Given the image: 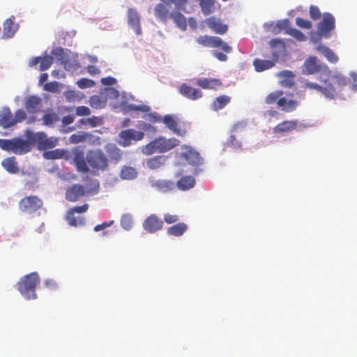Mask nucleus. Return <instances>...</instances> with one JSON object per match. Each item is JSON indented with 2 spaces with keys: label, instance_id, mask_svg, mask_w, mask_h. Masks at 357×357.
<instances>
[{
  "label": "nucleus",
  "instance_id": "1",
  "mask_svg": "<svg viewBox=\"0 0 357 357\" xmlns=\"http://www.w3.org/2000/svg\"><path fill=\"white\" fill-rule=\"evenodd\" d=\"M39 282L40 278L36 272L29 273L18 282V290L26 299H35L37 298L36 288Z\"/></svg>",
  "mask_w": 357,
  "mask_h": 357
},
{
  "label": "nucleus",
  "instance_id": "2",
  "mask_svg": "<svg viewBox=\"0 0 357 357\" xmlns=\"http://www.w3.org/2000/svg\"><path fill=\"white\" fill-rule=\"evenodd\" d=\"M0 148L16 155H23L31 150V144L26 139L15 137L11 139H0Z\"/></svg>",
  "mask_w": 357,
  "mask_h": 357
},
{
  "label": "nucleus",
  "instance_id": "3",
  "mask_svg": "<svg viewBox=\"0 0 357 357\" xmlns=\"http://www.w3.org/2000/svg\"><path fill=\"white\" fill-rule=\"evenodd\" d=\"M179 144V141L175 138L165 139L160 137L151 142L143 148V153L147 155L155 152L165 153Z\"/></svg>",
  "mask_w": 357,
  "mask_h": 357
},
{
  "label": "nucleus",
  "instance_id": "4",
  "mask_svg": "<svg viewBox=\"0 0 357 357\" xmlns=\"http://www.w3.org/2000/svg\"><path fill=\"white\" fill-rule=\"evenodd\" d=\"M335 29V19L330 13H324L322 20L317 24L316 36L312 37L314 43H317L321 38H329L331 32Z\"/></svg>",
  "mask_w": 357,
  "mask_h": 357
},
{
  "label": "nucleus",
  "instance_id": "5",
  "mask_svg": "<svg viewBox=\"0 0 357 357\" xmlns=\"http://www.w3.org/2000/svg\"><path fill=\"white\" fill-rule=\"evenodd\" d=\"M89 165L95 171H105L108 168V158L100 149L90 151L86 155Z\"/></svg>",
  "mask_w": 357,
  "mask_h": 357
},
{
  "label": "nucleus",
  "instance_id": "6",
  "mask_svg": "<svg viewBox=\"0 0 357 357\" xmlns=\"http://www.w3.org/2000/svg\"><path fill=\"white\" fill-rule=\"evenodd\" d=\"M196 42L204 47L221 48L225 53H230L232 51V48L218 36H200L196 39Z\"/></svg>",
  "mask_w": 357,
  "mask_h": 357
},
{
  "label": "nucleus",
  "instance_id": "7",
  "mask_svg": "<svg viewBox=\"0 0 357 357\" xmlns=\"http://www.w3.org/2000/svg\"><path fill=\"white\" fill-rule=\"evenodd\" d=\"M43 200L36 195L26 196L19 202V209L24 213L32 214L40 209Z\"/></svg>",
  "mask_w": 357,
  "mask_h": 357
},
{
  "label": "nucleus",
  "instance_id": "8",
  "mask_svg": "<svg viewBox=\"0 0 357 357\" xmlns=\"http://www.w3.org/2000/svg\"><path fill=\"white\" fill-rule=\"evenodd\" d=\"M305 85L311 90L317 91L328 99H333L337 96L336 89L332 86V84L327 83L326 80L324 81L323 85L307 81L305 82Z\"/></svg>",
  "mask_w": 357,
  "mask_h": 357
},
{
  "label": "nucleus",
  "instance_id": "9",
  "mask_svg": "<svg viewBox=\"0 0 357 357\" xmlns=\"http://www.w3.org/2000/svg\"><path fill=\"white\" fill-rule=\"evenodd\" d=\"M181 149V157L185 159L189 163V165L198 167L202 164L203 158L193 148L184 145Z\"/></svg>",
  "mask_w": 357,
  "mask_h": 357
},
{
  "label": "nucleus",
  "instance_id": "10",
  "mask_svg": "<svg viewBox=\"0 0 357 357\" xmlns=\"http://www.w3.org/2000/svg\"><path fill=\"white\" fill-rule=\"evenodd\" d=\"M121 141L119 144L126 147L130 145L131 140L139 141L144 138V134L142 131H136L134 129L121 130L119 135Z\"/></svg>",
  "mask_w": 357,
  "mask_h": 357
},
{
  "label": "nucleus",
  "instance_id": "11",
  "mask_svg": "<svg viewBox=\"0 0 357 357\" xmlns=\"http://www.w3.org/2000/svg\"><path fill=\"white\" fill-rule=\"evenodd\" d=\"M162 227L163 221L155 214H151L147 217L143 223V228L149 233L156 232L162 229Z\"/></svg>",
  "mask_w": 357,
  "mask_h": 357
},
{
  "label": "nucleus",
  "instance_id": "12",
  "mask_svg": "<svg viewBox=\"0 0 357 357\" xmlns=\"http://www.w3.org/2000/svg\"><path fill=\"white\" fill-rule=\"evenodd\" d=\"M35 142L41 149H52L58 144V140L55 137H47L45 132H38L35 136Z\"/></svg>",
  "mask_w": 357,
  "mask_h": 357
},
{
  "label": "nucleus",
  "instance_id": "13",
  "mask_svg": "<svg viewBox=\"0 0 357 357\" xmlns=\"http://www.w3.org/2000/svg\"><path fill=\"white\" fill-rule=\"evenodd\" d=\"M86 160V156H85L83 151L76 150L74 152L73 163L78 172L86 173L89 171Z\"/></svg>",
  "mask_w": 357,
  "mask_h": 357
},
{
  "label": "nucleus",
  "instance_id": "14",
  "mask_svg": "<svg viewBox=\"0 0 357 357\" xmlns=\"http://www.w3.org/2000/svg\"><path fill=\"white\" fill-rule=\"evenodd\" d=\"M196 84L203 89L217 90L222 83L220 79L202 77L197 79Z\"/></svg>",
  "mask_w": 357,
  "mask_h": 357
},
{
  "label": "nucleus",
  "instance_id": "15",
  "mask_svg": "<svg viewBox=\"0 0 357 357\" xmlns=\"http://www.w3.org/2000/svg\"><path fill=\"white\" fill-rule=\"evenodd\" d=\"M84 188L79 184H74L66 192V199L69 202H75L84 195Z\"/></svg>",
  "mask_w": 357,
  "mask_h": 357
},
{
  "label": "nucleus",
  "instance_id": "16",
  "mask_svg": "<svg viewBox=\"0 0 357 357\" xmlns=\"http://www.w3.org/2000/svg\"><path fill=\"white\" fill-rule=\"evenodd\" d=\"M42 105V99L38 96H29L26 98L24 107L29 114H36Z\"/></svg>",
  "mask_w": 357,
  "mask_h": 357
},
{
  "label": "nucleus",
  "instance_id": "17",
  "mask_svg": "<svg viewBox=\"0 0 357 357\" xmlns=\"http://www.w3.org/2000/svg\"><path fill=\"white\" fill-rule=\"evenodd\" d=\"M179 92L183 96L190 100H197L202 97V92L199 89H195L187 84H182L179 88Z\"/></svg>",
  "mask_w": 357,
  "mask_h": 357
},
{
  "label": "nucleus",
  "instance_id": "18",
  "mask_svg": "<svg viewBox=\"0 0 357 357\" xmlns=\"http://www.w3.org/2000/svg\"><path fill=\"white\" fill-rule=\"evenodd\" d=\"M206 23L208 27L216 33L222 35L227 31V25L222 24L219 18L211 17L206 19Z\"/></svg>",
  "mask_w": 357,
  "mask_h": 357
},
{
  "label": "nucleus",
  "instance_id": "19",
  "mask_svg": "<svg viewBox=\"0 0 357 357\" xmlns=\"http://www.w3.org/2000/svg\"><path fill=\"white\" fill-rule=\"evenodd\" d=\"M128 22L137 35L141 34L139 15L135 9L129 8L128 10Z\"/></svg>",
  "mask_w": 357,
  "mask_h": 357
},
{
  "label": "nucleus",
  "instance_id": "20",
  "mask_svg": "<svg viewBox=\"0 0 357 357\" xmlns=\"http://www.w3.org/2000/svg\"><path fill=\"white\" fill-rule=\"evenodd\" d=\"M152 188L160 192H167L174 188V183L169 180H153L151 183Z\"/></svg>",
  "mask_w": 357,
  "mask_h": 357
},
{
  "label": "nucleus",
  "instance_id": "21",
  "mask_svg": "<svg viewBox=\"0 0 357 357\" xmlns=\"http://www.w3.org/2000/svg\"><path fill=\"white\" fill-rule=\"evenodd\" d=\"M162 122L164 123L167 128L171 130L176 135L182 136L185 134L184 130H182L178 128L177 119L173 115H165L162 119Z\"/></svg>",
  "mask_w": 357,
  "mask_h": 357
},
{
  "label": "nucleus",
  "instance_id": "22",
  "mask_svg": "<svg viewBox=\"0 0 357 357\" xmlns=\"http://www.w3.org/2000/svg\"><path fill=\"white\" fill-rule=\"evenodd\" d=\"M105 151L111 162L117 164L122 158L123 152L115 144H108L105 146Z\"/></svg>",
  "mask_w": 357,
  "mask_h": 357
},
{
  "label": "nucleus",
  "instance_id": "23",
  "mask_svg": "<svg viewBox=\"0 0 357 357\" xmlns=\"http://www.w3.org/2000/svg\"><path fill=\"white\" fill-rule=\"evenodd\" d=\"M14 19L15 17L13 16L5 20L3 23V38H10L17 31L19 26L15 23Z\"/></svg>",
  "mask_w": 357,
  "mask_h": 357
},
{
  "label": "nucleus",
  "instance_id": "24",
  "mask_svg": "<svg viewBox=\"0 0 357 357\" xmlns=\"http://www.w3.org/2000/svg\"><path fill=\"white\" fill-rule=\"evenodd\" d=\"M15 125L14 117L8 107H4L0 113V126L8 128Z\"/></svg>",
  "mask_w": 357,
  "mask_h": 357
},
{
  "label": "nucleus",
  "instance_id": "25",
  "mask_svg": "<svg viewBox=\"0 0 357 357\" xmlns=\"http://www.w3.org/2000/svg\"><path fill=\"white\" fill-rule=\"evenodd\" d=\"M270 45L272 56L275 61H278L280 55L285 51V44L282 40L275 38L270 41Z\"/></svg>",
  "mask_w": 357,
  "mask_h": 357
},
{
  "label": "nucleus",
  "instance_id": "26",
  "mask_svg": "<svg viewBox=\"0 0 357 357\" xmlns=\"http://www.w3.org/2000/svg\"><path fill=\"white\" fill-rule=\"evenodd\" d=\"M297 126V121H284L282 123H278L277 126H275L273 128V132L275 134L282 132H289L296 129Z\"/></svg>",
  "mask_w": 357,
  "mask_h": 357
},
{
  "label": "nucleus",
  "instance_id": "27",
  "mask_svg": "<svg viewBox=\"0 0 357 357\" xmlns=\"http://www.w3.org/2000/svg\"><path fill=\"white\" fill-rule=\"evenodd\" d=\"M154 12L155 17L163 22H166L167 21L171 13L169 12V7L167 4L162 3H158L155 6Z\"/></svg>",
  "mask_w": 357,
  "mask_h": 357
},
{
  "label": "nucleus",
  "instance_id": "28",
  "mask_svg": "<svg viewBox=\"0 0 357 357\" xmlns=\"http://www.w3.org/2000/svg\"><path fill=\"white\" fill-rule=\"evenodd\" d=\"M274 58L271 56V60H263L260 59H255L253 61V66L256 71L262 72L273 67L275 64Z\"/></svg>",
  "mask_w": 357,
  "mask_h": 357
},
{
  "label": "nucleus",
  "instance_id": "29",
  "mask_svg": "<svg viewBox=\"0 0 357 357\" xmlns=\"http://www.w3.org/2000/svg\"><path fill=\"white\" fill-rule=\"evenodd\" d=\"M306 74H314L319 72L321 69V66L319 63V60L316 56H310L305 60L304 63Z\"/></svg>",
  "mask_w": 357,
  "mask_h": 357
},
{
  "label": "nucleus",
  "instance_id": "30",
  "mask_svg": "<svg viewBox=\"0 0 357 357\" xmlns=\"http://www.w3.org/2000/svg\"><path fill=\"white\" fill-rule=\"evenodd\" d=\"M42 120L44 126H51L60 121V116L53 109H48L43 114Z\"/></svg>",
  "mask_w": 357,
  "mask_h": 357
},
{
  "label": "nucleus",
  "instance_id": "31",
  "mask_svg": "<svg viewBox=\"0 0 357 357\" xmlns=\"http://www.w3.org/2000/svg\"><path fill=\"white\" fill-rule=\"evenodd\" d=\"M278 76L282 78L280 84L282 86L291 88L294 84V75L291 71H281L278 73Z\"/></svg>",
  "mask_w": 357,
  "mask_h": 357
},
{
  "label": "nucleus",
  "instance_id": "32",
  "mask_svg": "<svg viewBox=\"0 0 357 357\" xmlns=\"http://www.w3.org/2000/svg\"><path fill=\"white\" fill-rule=\"evenodd\" d=\"M195 179L193 176H184L177 181L176 185L178 189L181 190H188L195 186Z\"/></svg>",
  "mask_w": 357,
  "mask_h": 357
},
{
  "label": "nucleus",
  "instance_id": "33",
  "mask_svg": "<svg viewBox=\"0 0 357 357\" xmlns=\"http://www.w3.org/2000/svg\"><path fill=\"white\" fill-rule=\"evenodd\" d=\"M1 165L3 168L10 174H17L20 171L17 162L14 156L4 159L2 161Z\"/></svg>",
  "mask_w": 357,
  "mask_h": 357
},
{
  "label": "nucleus",
  "instance_id": "34",
  "mask_svg": "<svg viewBox=\"0 0 357 357\" xmlns=\"http://www.w3.org/2000/svg\"><path fill=\"white\" fill-rule=\"evenodd\" d=\"M188 228V227L185 223L178 222L177 224L169 227L167 230V233L169 236L178 237L182 236L187 231Z\"/></svg>",
  "mask_w": 357,
  "mask_h": 357
},
{
  "label": "nucleus",
  "instance_id": "35",
  "mask_svg": "<svg viewBox=\"0 0 357 357\" xmlns=\"http://www.w3.org/2000/svg\"><path fill=\"white\" fill-rule=\"evenodd\" d=\"M278 106L285 112H290L296 109L298 102L294 100H287L285 98H280L277 102Z\"/></svg>",
  "mask_w": 357,
  "mask_h": 357
},
{
  "label": "nucleus",
  "instance_id": "36",
  "mask_svg": "<svg viewBox=\"0 0 357 357\" xmlns=\"http://www.w3.org/2000/svg\"><path fill=\"white\" fill-rule=\"evenodd\" d=\"M327 83L332 84L337 93L339 91H341L347 84V79L344 76L338 74L333 76L331 81H327Z\"/></svg>",
  "mask_w": 357,
  "mask_h": 357
},
{
  "label": "nucleus",
  "instance_id": "37",
  "mask_svg": "<svg viewBox=\"0 0 357 357\" xmlns=\"http://www.w3.org/2000/svg\"><path fill=\"white\" fill-rule=\"evenodd\" d=\"M317 49L327 59L330 63H336L338 61V56L329 47L320 45L317 47Z\"/></svg>",
  "mask_w": 357,
  "mask_h": 357
},
{
  "label": "nucleus",
  "instance_id": "38",
  "mask_svg": "<svg viewBox=\"0 0 357 357\" xmlns=\"http://www.w3.org/2000/svg\"><path fill=\"white\" fill-rule=\"evenodd\" d=\"M165 155L154 156L146 160V165L151 169H157L161 167L165 162Z\"/></svg>",
  "mask_w": 357,
  "mask_h": 357
},
{
  "label": "nucleus",
  "instance_id": "39",
  "mask_svg": "<svg viewBox=\"0 0 357 357\" xmlns=\"http://www.w3.org/2000/svg\"><path fill=\"white\" fill-rule=\"evenodd\" d=\"M169 18L176 24L177 26L182 30H185L187 28V22L185 16L180 12H172L169 15Z\"/></svg>",
  "mask_w": 357,
  "mask_h": 357
},
{
  "label": "nucleus",
  "instance_id": "40",
  "mask_svg": "<svg viewBox=\"0 0 357 357\" xmlns=\"http://www.w3.org/2000/svg\"><path fill=\"white\" fill-rule=\"evenodd\" d=\"M231 100V98L226 95H222L216 98L212 104V108L214 111H218L223 109Z\"/></svg>",
  "mask_w": 357,
  "mask_h": 357
},
{
  "label": "nucleus",
  "instance_id": "41",
  "mask_svg": "<svg viewBox=\"0 0 357 357\" xmlns=\"http://www.w3.org/2000/svg\"><path fill=\"white\" fill-rule=\"evenodd\" d=\"M137 172L135 168L124 166L121 171V178L123 179L131 180L137 177Z\"/></svg>",
  "mask_w": 357,
  "mask_h": 357
},
{
  "label": "nucleus",
  "instance_id": "42",
  "mask_svg": "<svg viewBox=\"0 0 357 357\" xmlns=\"http://www.w3.org/2000/svg\"><path fill=\"white\" fill-rule=\"evenodd\" d=\"M66 220L68 221V225L73 227L82 225L84 223V220L83 218H79L77 219L75 216V213H73V211H70V210L67 213Z\"/></svg>",
  "mask_w": 357,
  "mask_h": 357
},
{
  "label": "nucleus",
  "instance_id": "43",
  "mask_svg": "<svg viewBox=\"0 0 357 357\" xmlns=\"http://www.w3.org/2000/svg\"><path fill=\"white\" fill-rule=\"evenodd\" d=\"M79 121L82 124L90 125L91 127H96L102 124V119L96 116H92L86 119H82Z\"/></svg>",
  "mask_w": 357,
  "mask_h": 357
},
{
  "label": "nucleus",
  "instance_id": "44",
  "mask_svg": "<svg viewBox=\"0 0 357 357\" xmlns=\"http://www.w3.org/2000/svg\"><path fill=\"white\" fill-rule=\"evenodd\" d=\"M65 151L63 150L56 149L53 151H45L43 157L45 159H59L63 158Z\"/></svg>",
  "mask_w": 357,
  "mask_h": 357
},
{
  "label": "nucleus",
  "instance_id": "45",
  "mask_svg": "<svg viewBox=\"0 0 357 357\" xmlns=\"http://www.w3.org/2000/svg\"><path fill=\"white\" fill-rule=\"evenodd\" d=\"M90 105L96 109L102 108L105 105V101L97 95L92 96L89 99Z\"/></svg>",
  "mask_w": 357,
  "mask_h": 357
},
{
  "label": "nucleus",
  "instance_id": "46",
  "mask_svg": "<svg viewBox=\"0 0 357 357\" xmlns=\"http://www.w3.org/2000/svg\"><path fill=\"white\" fill-rule=\"evenodd\" d=\"M89 137V135L84 132H77L73 134L70 138L69 140L70 143L72 144H78L79 142H82L85 141L87 137Z\"/></svg>",
  "mask_w": 357,
  "mask_h": 357
},
{
  "label": "nucleus",
  "instance_id": "47",
  "mask_svg": "<svg viewBox=\"0 0 357 357\" xmlns=\"http://www.w3.org/2000/svg\"><path fill=\"white\" fill-rule=\"evenodd\" d=\"M121 225L126 230H130L132 227V217L130 214H124L121 219Z\"/></svg>",
  "mask_w": 357,
  "mask_h": 357
},
{
  "label": "nucleus",
  "instance_id": "48",
  "mask_svg": "<svg viewBox=\"0 0 357 357\" xmlns=\"http://www.w3.org/2000/svg\"><path fill=\"white\" fill-rule=\"evenodd\" d=\"M286 33L298 41L303 42L307 40L305 35L296 29H289L286 31Z\"/></svg>",
  "mask_w": 357,
  "mask_h": 357
},
{
  "label": "nucleus",
  "instance_id": "49",
  "mask_svg": "<svg viewBox=\"0 0 357 357\" xmlns=\"http://www.w3.org/2000/svg\"><path fill=\"white\" fill-rule=\"evenodd\" d=\"M202 10L205 15H208L213 11V2L211 0H200Z\"/></svg>",
  "mask_w": 357,
  "mask_h": 357
},
{
  "label": "nucleus",
  "instance_id": "50",
  "mask_svg": "<svg viewBox=\"0 0 357 357\" xmlns=\"http://www.w3.org/2000/svg\"><path fill=\"white\" fill-rule=\"evenodd\" d=\"M284 94L282 91H275L271 93H269L265 100L266 103L271 105L274 103L277 100H278L279 98H281V96Z\"/></svg>",
  "mask_w": 357,
  "mask_h": 357
},
{
  "label": "nucleus",
  "instance_id": "51",
  "mask_svg": "<svg viewBox=\"0 0 357 357\" xmlns=\"http://www.w3.org/2000/svg\"><path fill=\"white\" fill-rule=\"evenodd\" d=\"M53 58L51 56H45L42 58L40 62V70L44 71L49 69L52 64Z\"/></svg>",
  "mask_w": 357,
  "mask_h": 357
},
{
  "label": "nucleus",
  "instance_id": "52",
  "mask_svg": "<svg viewBox=\"0 0 357 357\" xmlns=\"http://www.w3.org/2000/svg\"><path fill=\"white\" fill-rule=\"evenodd\" d=\"M309 14L312 20L316 21L321 17V13L317 6L311 5L309 8Z\"/></svg>",
  "mask_w": 357,
  "mask_h": 357
},
{
  "label": "nucleus",
  "instance_id": "53",
  "mask_svg": "<svg viewBox=\"0 0 357 357\" xmlns=\"http://www.w3.org/2000/svg\"><path fill=\"white\" fill-rule=\"evenodd\" d=\"M296 25L301 28L310 29L312 27V22L302 17H296L295 20Z\"/></svg>",
  "mask_w": 357,
  "mask_h": 357
},
{
  "label": "nucleus",
  "instance_id": "54",
  "mask_svg": "<svg viewBox=\"0 0 357 357\" xmlns=\"http://www.w3.org/2000/svg\"><path fill=\"white\" fill-rule=\"evenodd\" d=\"M77 84L80 89L91 88L94 86L96 84L93 80L87 78L80 79L79 80H78Z\"/></svg>",
  "mask_w": 357,
  "mask_h": 357
},
{
  "label": "nucleus",
  "instance_id": "55",
  "mask_svg": "<svg viewBox=\"0 0 357 357\" xmlns=\"http://www.w3.org/2000/svg\"><path fill=\"white\" fill-rule=\"evenodd\" d=\"M226 145L227 146L234 148V149H240L241 147V142L238 141L234 135H231L229 138L227 139L226 142Z\"/></svg>",
  "mask_w": 357,
  "mask_h": 357
},
{
  "label": "nucleus",
  "instance_id": "56",
  "mask_svg": "<svg viewBox=\"0 0 357 357\" xmlns=\"http://www.w3.org/2000/svg\"><path fill=\"white\" fill-rule=\"evenodd\" d=\"M26 118H27V115L24 110H23V109L17 110L15 113V116H14L15 124L24 121L25 119H26Z\"/></svg>",
  "mask_w": 357,
  "mask_h": 357
},
{
  "label": "nucleus",
  "instance_id": "57",
  "mask_svg": "<svg viewBox=\"0 0 357 357\" xmlns=\"http://www.w3.org/2000/svg\"><path fill=\"white\" fill-rule=\"evenodd\" d=\"M128 110L130 111H140L142 112H146L149 110V107L146 105H135L133 104H130L127 106Z\"/></svg>",
  "mask_w": 357,
  "mask_h": 357
},
{
  "label": "nucleus",
  "instance_id": "58",
  "mask_svg": "<svg viewBox=\"0 0 357 357\" xmlns=\"http://www.w3.org/2000/svg\"><path fill=\"white\" fill-rule=\"evenodd\" d=\"M76 115L82 116H89L91 114V110L88 107L86 106H79L76 108Z\"/></svg>",
  "mask_w": 357,
  "mask_h": 357
},
{
  "label": "nucleus",
  "instance_id": "59",
  "mask_svg": "<svg viewBox=\"0 0 357 357\" xmlns=\"http://www.w3.org/2000/svg\"><path fill=\"white\" fill-rule=\"evenodd\" d=\"M164 220L167 224H173L179 220V218L176 215L165 214Z\"/></svg>",
  "mask_w": 357,
  "mask_h": 357
},
{
  "label": "nucleus",
  "instance_id": "60",
  "mask_svg": "<svg viewBox=\"0 0 357 357\" xmlns=\"http://www.w3.org/2000/svg\"><path fill=\"white\" fill-rule=\"evenodd\" d=\"M89 208V205L87 204H84L82 206H77L73 207L70 209V211H73V213H82L86 212Z\"/></svg>",
  "mask_w": 357,
  "mask_h": 357
},
{
  "label": "nucleus",
  "instance_id": "61",
  "mask_svg": "<svg viewBox=\"0 0 357 357\" xmlns=\"http://www.w3.org/2000/svg\"><path fill=\"white\" fill-rule=\"evenodd\" d=\"M113 223H114L113 220H110L108 222H104L102 224L96 225L93 229L95 231H99L100 230L105 229V228H107L108 227H110Z\"/></svg>",
  "mask_w": 357,
  "mask_h": 357
},
{
  "label": "nucleus",
  "instance_id": "62",
  "mask_svg": "<svg viewBox=\"0 0 357 357\" xmlns=\"http://www.w3.org/2000/svg\"><path fill=\"white\" fill-rule=\"evenodd\" d=\"M44 89L47 91H56L58 89V83L56 82L47 83L45 84Z\"/></svg>",
  "mask_w": 357,
  "mask_h": 357
},
{
  "label": "nucleus",
  "instance_id": "63",
  "mask_svg": "<svg viewBox=\"0 0 357 357\" xmlns=\"http://www.w3.org/2000/svg\"><path fill=\"white\" fill-rule=\"evenodd\" d=\"M101 82L104 85L112 86V85H114L116 84V80L114 77H107L102 78Z\"/></svg>",
  "mask_w": 357,
  "mask_h": 357
},
{
  "label": "nucleus",
  "instance_id": "64",
  "mask_svg": "<svg viewBox=\"0 0 357 357\" xmlns=\"http://www.w3.org/2000/svg\"><path fill=\"white\" fill-rule=\"evenodd\" d=\"M74 116L73 115H67L62 118L61 122L63 126H68L74 121Z\"/></svg>",
  "mask_w": 357,
  "mask_h": 357
}]
</instances>
